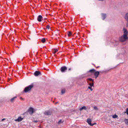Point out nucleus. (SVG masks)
I'll list each match as a JSON object with an SVG mask.
<instances>
[{"label": "nucleus", "instance_id": "obj_1", "mask_svg": "<svg viewBox=\"0 0 128 128\" xmlns=\"http://www.w3.org/2000/svg\"><path fill=\"white\" fill-rule=\"evenodd\" d=\"M124 34L120 38V42H126L128 40V31L126 28H124L122 29Z\"/></svg>", "mask_w": 128, "mask_h": 128}, {"label": "nucleus", "instance_id": "obj_2", "mask_svg": "<svg viewBox=\"0 0 128 128\" xmlns=\"http://www.w3.org/2000/svg\"><path fill=\"white\" fill-rule=\"evenodd\" d=\"M32 88H34V84L30 85L24 88V92H28L32 90Z\"/></svg>", "mask_w": 128, "mask_h": 128}, {"label": "nucleus", "instance_id": "obj_3", "mask_svg": "<svg viewBox=\"0 0 128 128\" xmlns=\"http://www.w3.org/2000/svg\"><path fill=\"white\" fill-rule=\"evenodd\" d=\"M67 70H68V68L66 66H63L60 68V70L62 72H66Z\"/></svg>", "mask_w": 128, "mask_h": 128}, {"label": "nucleus", "instance_id": "obj_4", "mask_svg": "<svg viewBox=\"0 0 128 128\" xmlns=\"http://www.w3.org/2000/svg\"><path fill=\"white\" fill-rule=\"evenodd\" d=\"M86 122L90 126H94V124H92V119L88 118L86 120Z\"/></svg>", "mask_w": 128, "mask_h": 128}, {"label": "nucleus", "instance_id": "obj_5", "mask_svg": "<svg viewBox=\"0 0 128 128\" xmlns=\"http://www.w3.org/2000/svg\"><path fill=\"white\" fill-rule=\"evenodd\" d=\"M124 20L127 22L128 24V12H126L124 16Z\"/></svg>", "mask_w": 128, "mask_h": 128}, {"label": "nucleus", "instance_id": "obj_6", "mask_svg": "<svg viewBox=\"0 0 128 128\" xmlns=\"http://www.w3.org/2000/svg\"><path fill=\"white\" fill-rule=\"evenodd\" d=\"M28 112L30 114H34V108L32 107L30 108L28 110Z\"/></svg>", "mask_w": 128, "mask_h": 128}, {"label": "nucleus", "instance_id": "obj_7", "mask_svg": "<svg viewBox=\"0 0 128 128\" xmlns=\"http://www.w3.org/2000/svg\"><path fill=\"white\" fill-rule=\"evenodd\" d=\"M94 76H95L96 78H98V76H100V72L95 71V72L94 73Z\"/></svg>", "mask_w": 128, "mask_h": 128}, {"label": "nucleus", "instance_id": "obj_8", "mask_svg": "<svg viewBox=\"0 0 128 128\" xmlns=\"http://www.w3.org/2000/svg\"><path fill=\"white\" fill-rule=\"evenodd\" d=\"M24 120V118H22V116H19L17 119L15 120V122H22Z\"/></svg>", "mask_w": 128, "mask_h": 128}, {"label": "nucleus", "instance_id": "obj_9", "mask_svg": "<svg viewBox=\"0 0 128 128\" xmlns=\"http://www.w3.org/2000/svg\"><path fill=\"white\" fill-rule=\"evenodd\" d=\"M42 74V73L40 72L39 71H36L34 73V75L35 76H40Z\"/></svg>", "mask_w": 128, "mask_h": 128}, {"label": "nucleus", "instance_id": "obj_10", "mask_svg": "<svg viewBox=\"0 0 128 128\" xmlns=\"http://www.w3.org/2000/svg\"><path fill=\"white\" fill-rule=\"evenodd\" d=\"M44 116H50L52 114V112L50 111H46L44 112Z\"/></svg>", "mask_w": 128, "mask_h": 128}, {"label": "nucleus", "instance_id": "obj_11", "mask_svg": "<svg viewBox=\"0 0 128 128\" xmlns=\"http://www.w3.org/2000/svg\"><path fill=\"white\" fill-rule=\"evenodd\" d=\"M42 16L41 15H40L38 16L37 20H38V22H42Z\"/></svg>", "mask_w": 128, "mask_h": 128}, {"label": "nucleus", "instance_id": "obj_12", "mask_svg": "<svg viewBox=\"0 0 128 128\" xmlns=\"http://www.w3.org/2000/svg\"><path fill=\"white\" fill-rule=\"evenodd\" d=\"M102 16L103 20H104L106 19V14H102Z\"/></svg>", "mask_w": 128, "mask_h": 128}, {"label": "nucleus", "instance_id": "obj_13", "mask_svg": "<svg viewBox=\"0 0 128 128\" xmlns=\"http://www.w3.org/2000/svg\"><path fill=\"white\" fill-rule=\"evenodd\" d=\"M87 110L86 107V106H84L80 108V110Z\"/></svg>", "mask_w": 128, "mask_h": 128}, {"label": "nucleus", "instance_id": "obj_14", "mask_svg": "<svg viewBox=\"0 0 128 128\" xmlns=\"http://www.w3.org/2000/svg\"><path fill=\"white\" fill-rule=\"evenodd\" d=\"M16 96H14V97L12 98H11L10 100V102H14V100H16Z\"/></svg>", "mask_w": 128, "mask_h": 128}, {"label": "nucleus", "instance_id": "obj_15", "mask_svg": "<svg viewBox=\"0 0 128 128\" xmlns=\"http://www.w3.org/2000/svg\"><path fill=\"white\" fill-rule=\"evenodd\" d=\"M112 118H118V116L116 115V114L112 116Z\"/></svg>", "mask_w": 128, "mask_h": 128}, {"label": "nucleus", "instance_id": "obj_16", "mask_svg": "<svg viewBox=\"0 0 128 128\" xmlns=\"http://www.w3.org/2000/svg\"><path fill=\"white\" fill-rule=\"evenodd\" d=\"M68 36H72V32L70 31L68 32Z\"/></svg>", "mask_w": 128, "mask_h": 128}, {"label": "nucleus", "instance_id": "obj_17", "mask_svg": "<svg viewBox=\"0 0 128 128\" xmlns=\"http://www.w3.org/2000/svg\"><path fill=\"white\" fill-rule=\"evenodd\" d=\"M58 48H54L53 49V54H56V52H58Z\"/></svg>", "mask_w": 128, "mask_h": 128}, {"label": "nucleus", "instance_id": "obj_18", "mask_svg": "<svg viewBox=\"0 0 128 128\" xmlns=\"http://www.w3.org/2000/svg\"><path fill=\"white\" fill-rule=\"evenodd\" d=\"M124 122L126 124L128 125V119L125 118V119L124 120Z\"/></svg>", "mask_w": 128, "mask_h": 128}, {"label": "nucleus", "instance_id": "obj_19", "mask_svg": "<svg viewBox=\"0 0 128 128\" xmlns=\"http://www.w3.org/2000/svg\"><path fill=\"white\" fill-rule=\"evenodd\" d=\"M96 70H94V69H92V70H90V72H96Z\"/></svg>", "mask_w": 128, "mask_h": 128}, {"label": "nucleus", "instance_id": "obj_20", "mask_svg": "<svg viewBox=\"0 0 128 128\" xmlns=\"http://www.w3.org/2000/svg\"><path fill=\"white\" fill-rule=\"evenodd\" d=\"M61 92H62V94H66V90L62 89L61 91Z\"/></svg>", "mask_w": 128, "mask_h": 128}, {"label": "nucleus", "instance_id": "obj_21", "mask_svg": "<svg viewBox=\"0 0 128 128\" xmlns=\"http://www.w3.org/2000/svg\"><path fill=\"white\" fill-rule=\"evenodd\" d=\"M42 42H43V43L46 42V38H42Z\"/></svg>", "mask_w": 128, "mask_h": 128}, {"label": "nucleus", "instance_id": "obj_22", "mask_svg": "<svg viewBox=\"0 0 128 128\" xmlns=\"http://www.w3.org/2000/svg\"><path fill=\"white\" fill-rule=\"evenodd\" d=\"M94 108L95 110H98V108L97 106H94Z\"/></svg>", "mask_w": 128, "mask_h": 128}, {"label": "nucleus", "instance_id": "obj_23", "mask_svg": "<svg viewBox=\"0 0 128 128\" xmlns=\"http://www.w3.org/2000/svg\"><path fill=\"white\" fill-rule=\"evenodd\" d=\"M124 56H126V58H128V54L127 52H125Z\"/></svg>", "mask_w": 128, "mask_h": 128}, {"label": "nucleus", "instance_id": "obj_24", "mask_svg": "<svg viewBox=\"0 0 128 128\" xmlns=\"http://www.w3.org/2000/svg\"><path fill=\"white\" fill-rule=\"evenodd\" d=\"M88 80H90V82H94V80H92V78H89L88 79Z\"/></svg>", "mask_w": 128, "mask_h": 128}, {"label": "nucleus", "instance_id": "obj_25", "mask_svg": "<svg viewBox=\"0 0 128 128\" xmlns=\"http://www.w3.org/2000/svg\"><path fill=\"white\" fill-rule=\"evenodd\" d=\"M88 90H91V92H92V87L88 86Z\"/></svg>", "mask_w": 128, "mask_h": 128}, {"label": "nucleus", "instance_id": "obj_26", "mask_svg": "<svg viewBox=\"0 0 128 128\" xmlns=\"http://www.w3.org/2000/svg\"><path fill=\"white\" fill-rule=\"evenodd\" d=\"M89 86H94V83H90V84H89Z\"/></svg>", "mask_w": 128, "mask_h": 128}, {"label": "nucleus", "instance_id": "obj_27", "mask_svg": "<svg viewBox=\"0 0 128 128\" xmlns=\"http://www.w3.org/2000/svg\"><path fill=\"white\" fill-rule=\"evenodd\" d=\"M126 114L128 116V108H127L126 109Z\"/></svg>", "mask_w": 128, "mask_h": 128}, {"label": "nucleus", "instance_id": "obj_28", "mask_svg": "<svg viewBox=\"0 0 128 128\" xmlns=\"http://www.w3.org/2000/svg\"><path fill=\"white\" fill-rule=\"evenodd\" d=\"M46 28L48 29V30H50V26H46Z\"/></svg>", "mask_w": 128, "mask_h": 128}, {"label": "nucleus", "instance_id": "obj_29", "mask_svg": "<svg viewBox=\"0 0 128 128\" xmlns=\"http://www.w3.org/2000/svg\"><path fill=\"white\" fill-rule=\"evenodd\" d=\"M61 123H62V120H59L58 122V124H60Z\"/></svg>", "mask_w": 128, "mask_h": 128}, {"label": "nucleus", "instance_id": "obj_30", "mask_svg": "<svg viewBox=\"0 0 128 128\" xmlns=\"http://www.w3.org/2000/svg\"><path fill=\"white\" fill-rule=\"evenodd\" d=\"M4 120H6V118H3L2 120V122H4Z\"/></svg>", "mask_w": 128, "mask_h": 128}, {"label": "nucleus", "instance_id": "obj_31", "mask_svg": "<svg viewBox=\"0 0 128 128\" xmlns=\"http://www.w3.org/2000/svg\"><path fill=\"white\" fill-rule=\"evenodd\" d=\"M98 0L99 2H104V0Z\"/></svg>", "mask_w": 128, "mask_h": 128}, {"label": "nucleus", "instance_id": "obj_32", "mask_svg": "<svg viewBox=\"0 0 128 128\" xmlns=\"http://www.w3.org/2000/svg\"><path fill=\"white\" fill-rule=\"evenodd\" d=\"M93 124V126H94V125L96 124V123H94V124Z\"/></svg>", "mask_w": 128, "mask_h": 128}, {"label": "nucleus", "instance_id": "obj_33", "mask_svg": "<svg viewBox=\"0 0 128 128\" xmlns=\"http://www.w3.org/2000/svg\"><path fill=\"white\" fill-rule=\"evenodd\" d=\"M72 68H70L68 70H71Z\"/></svg>", "mask_w": 128, "mask_h": 128}, {"label": "nucleus", "instance_id": "obj_34", "mask_svg": "<svg viewBox=\"0 0 128 128\" xmlns=\"http://www.w3.org/2000/svg\"><path fill=\"white\" fill-rule=\"evenodd\" d=\"M34 122H38V121L35 120V121H34Z\"/></svg>", "mask_w": 128, "mask_h": 128}, {"label": "nucleus", "instance_id": "obj_35", "mask_svg": "<svg viewBox=\"0 0 128 128\" xmlns=\"http://www.w3.org/2000/svg\"><path fill=\"white\" fill-rule=\"evenodd\" d=\"M98 67H96V68H98Z\"/></svg>", "mask_w": 128, "mask_h": 128}, {"label": "nucleus", "instance_id": "obj_36", "mask_svg": "<svg viewBox=\"0 0 128 128\" xmlns=\"http://www.w3.org/2000/svg\"><path fill=\"white\" fill-rule=\"evenodd\" d=\"M56 104H58V102H56Z\"/></svg>", "mask_w": 128, "mask_h": 128}]
</instances>
